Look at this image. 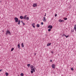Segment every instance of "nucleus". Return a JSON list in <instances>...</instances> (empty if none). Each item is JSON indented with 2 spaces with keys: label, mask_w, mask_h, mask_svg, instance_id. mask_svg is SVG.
<instances>
[{
  "label": "nucleus",
  "mask_w": 76,
  "mask_h": 76,
  "mask_svg": "<svg viewBox=\"0 0 76 76\" xmlns=\"http://www.w3.org/2000/svg\"><path fill=\"white\" fill-rule=\"evenodd\" d=\"M8 34L9 35H12L11 33H10V31L9 30H7L5 33V34L6 35H7Z\"/></svg>",
  "instance_id": "obj_1"
},
{
  "label": "nucleus",
  "mask_w": 76,
  "mask_h": 76,
  "mask_svg": "<svg viewBox=\"0 0 76 76\" xmlns=\"http://www.w3.org/2000/svg\"><path fill=\"white\" fill-rule=\"evenodd\" d=\"M30 68H31V70L34 71V72H35V67L33 66V65H31L30 66Z\"/></svg>",
  "instance_id": "obj_2"
},
{
  "label": "nucleus",
  "mask_w": 76,
  "mask_h": 76,
  "mask_svg": "<svg viewBox=\"0 0 76 76\" xmlns=\"http://www.w3.org/2000/svg\"><path fill=\"white\" fill-rule=\"evenodd\" d=\"M23 19H29V17H27V15L23 16Z\"/></svg>",
  "instance_id": "obj_3"
},
{
  "label": "nucleus",
  "mask_w": 76,
  "mask_h": 76,
  "mask_svg": "<svg viewBox=\"0 0 76 76\" xmlns=\"http://www.w3.org/2000/svg\"><path fill=\"white\" fill-rule=\"evenodd\" d=\"M48 28H49L52 29V28H53V26L51 25H49L48 26Z\"/></svg>",
  "instance_id": "obj_4"
},
{
  "label": "nucleus",
  "mask_w": 76,
  "mask_h": 76,
  "mask_svg": "<svg viewBox=\"0 0 76 76\" xmlns=\"http://www.w3.org/2000/svg\"><path fill=\"white\" fill-rule=\"evenodd\" d=\"M52 67L53 69H54V68H55V64H52Z\"/></svg>",
  "instance_id": "obj_5"
},
{
  "label": "nucleus",
  "mask_w": 76,
  "mask_h": 76,
  "mask_svg": "<svg viewBox=\"0 0 76 76\" xmlns=\"http://www.w3.org/2000/svg\"><path fill=\"white\" fill-rule=\"evenodd\" d=\"M51 43H49L47 44V46L48 47V46H50V45H51Z\"/></svg>",
  "instance_id": "obj_6"
},
{
  "label": "nucleus",
  "mask_w": 76,
  "mask_h": 76,
  "mask_svg": "<svg viewBox=\"0 0 76 76\" xmlns=\"http://www.w3.org/2000/svg\"><path fill=\"white\" fill-rule=\"evenodd\" d=\"M18 48H19V49H20V44L19 43L18 44Z\"/></svg>",
  "instance_id": "obj_7"
},
{
  "label": "nucleus",
  "mask_w": 76,
  "mask_h": 76,
  "mask_svg": "<svg viewBox=\"0 0 76 76\" xmlns=\"http://www.w3.org/2000/svg\"><path fill=\"white\" fill-rule=\"evenodd\" d=\"M37 6V4L36 3L34 4H33V7H36Z\"/></svg>",
  "instance_id": "obj_8"
},
{
  "label": "nucleus",
  "mask_w": 76,
  "mask_h": 76,
  "mask_svg": "<svg viewBox=\"0 0 76 76\" xmlns=\"http://www.w3.org/2000/svg\"><path fill=\"white\" fill-rule=\"evenodd\" d=\"M31 25L32 26L33 28H35V23L32 24Z\"/></svg>",
  "instance_id": "obj_9"
},
{
  "label": "nucleus",
  "mask_w": 76,
  "mask_h": 76,
  "mask_svg": "<svg viewBox=\"0 0 76 76\" xmlns=\"http://www.w3.org/2000/svg\"><path fill=\"white\" fill-rule=\"evenodd\" d=\"M59 22H64V20H61V19H59Z\"/></svg>",
  "instance_id": "obj_10"
},
{
  "label": "nucleus",
  "mask_w": 76,
  "mask_h": 76,
  "mask_svg": "<svg viewBox=\"0 0 76 76\" xmlns=\"http://www.w3.org/2000/svg\"><path fill=\"white\" fill-rule=\"evenodd\" d=\"M74 30H75V31H76V25H74Z\"/></svg>",
  "instance_id": "obj_11"
},
{
  "label": "nucleus",
  "mask_w": 76,
  "mask_h": 76,
  "mask_svg": "<svg viewBox=\"0 0 76 76\" xmlns=\"http://www.w3.org/2000/svg\"><path fill=\"white\" fill-rule=\"evenodd\" d=\"M20 20H19L18 21V25H20Z\"/></svg>",
  "instance_id": "obj_12"
},
{
  "label": "nucleus",
  "mask_w": 76,
  "mask_h": 76,
  "mask_svg": "<svg viewBox=\"0 0 76 76\" xmlns=\"http://www.w3.org/2000/svg\"><path fill=\"white\" fill-rule=\"evenodd\" d=\"M20 19H23V16H20Z\"/></svg>",
  "instance_id": "obj_13"
},
{
  "label": "nucleus",
  "mask_w": 76,
  "mask_h": 76,
  "mask_svg": "<svg viewBox=\"0 0 76 76\" xmlns=\"http://www.w3.org/2000/svg\"><path fill=\"white\" fill-rule=\"evenodd\" d=\"M21 47H24V45H23V43H22L21 44Z\"/></svg>",
  "instance_id": "obj_14"
},
{
  "label": "nucleus",
  "mask_w": 76,
  "mask_h": 76,
  "mask_svg": "<svg viewBox=\"0 0 76 76\" xmlns=\"http://www.w3.org/2000/svg\"><path fill=\"white\" fill-rule=\"evenodd\" d=\"M15 22H18L19 21V19H15Z\"/></svg>",
  "instance_id": "obj_15"
},
{
  "label": "nucleus",
  "mask_w": 76,
  "mask_h": 76,
  "mask_svg": "<svg viewBox=\"0 0 76 76\" xmlns=\"http://www.w3.org/2000/svg\"><path fill=\"white\" fill-rule=\"evenodd\" d=\"M39 24H37V28L39 27Z\"/></svg>",
  "instance_id": "obj_16"
},
{
  "label": "nucleus",
  "mask_w": 76,
  "mask_h": 76,
  "mask_svg": "<svg viewBox=\"0 0 76 76\" xmlns=\"http://www.w3.org/2000/svg\"><path fill=\"white\" fill-rule=\"evenodd\" d=\"M27 66L28 67H29V66H31V64H28L27 65Z\"/></svg>",
  "instance_id": "obj_17"
},
{
  "label": "nucleus",
  "mask_w": 76,
  "mask_h": 76,
  "mask_svg": "<svg viewBox=\"0 0 76 76\" xmlns=\"http://www.w3.org/2000/svg\"><path fill=\"white\" fill-rule=\"evenodd\" d=\"M5 75L6 76H8V75H9V74H8V73L7 72H6V73H5Z\"/></svg>",
  "instance_id": "obj_18"
},
{
  "label": "nucleus",
  "mask_w": 76,
  "mask_h": 76,
  "mask_svg": "<svg viewBox=\"0 0 76 76\" xmlns=\"http://www.w3.org/2000/svg\"><path fill=\"white\" fill-rule=\"evenodd\" d=\"M24 75L23 73H22L21 74H20V75L21 76H23Z\"/></svg>",
  "instance_id": "obj_19"
},
{
  "label": "nucleus",
  "mask_w": 76,
  "mask_h": 76,
  "mask_svg": "<svg viewBox=\"0 0 76 76\" xmlns=\"http://www.w3.org/2000/svg\"><path fill=\"white\" fill-rule=\"evenodd\" d=\"M51 28H49V29H48V31L49 32H50V31H51Z\"/></svg>",
  "instance_id": "obj_20"
},
{
  "label": "nucleus",
  "mask_w": 76,
  "mask_h": 76,
  "mask_svg": "<svg viewBox=\"0 0 76 76\" xmlns=\"http://www.w3.org/2000/svg\"><path fill=\"white\" fill-rule=\"evenodd\" d=\"M13 50H14V48H12L11 49V51H13Z\"/></svg>",
  "instance_id": "obj_21"
},
{
  "label": "nucleus",
  "mask_w": 76,
  "mask_h": 76,
  "mask_svg": "<svg viewBox=\"0 0 76 76\" xmlns=\"http://www.w3.org/2000/svg\"><path fill=\"white\" fill-rule=\"evenodd\" d=\"M65 37H66V38H67L68 37H69V35H67V36L65 35Z\"/></svg>",
  "instance_id": "obj_22"
},
{
  "label": "nucleus",
  "mask_w": 76,
  "mask_h": 76,
  "mask_svg": "<svg viewBox=\"0 0 76 76\" xmlns=\"http://www.w3.org/2000/svg\"><path fill=\"white\" fill-rule=\"evenodd\" d=\"M43 20L44 22H46V19H43Z\"/></svg>",
  "instance_id": "obj_23"
},
{
  "label": "nucleus",
  "mask_w": 76,
  "mask_h": 76,
  "mask_svg": "<svg viewBox=\"0 0 76 76\" xmlns=\"http://www.w3.org/2000/svg\"><path fill=\"white\" fill-rule=\"evenodd\" d=\"M71 70H74V69H73V68H71Z\"/></svg>",
  "instance_id": "obj_24"
},
{
  "label": "nucleus",
  "mask_w": 76,
  "mask_h": 76,
  "mask_svg": "<svg viewBox=\"0 0 76 76\" xmlns=\"http://www.w3.org/2000/svg\"><path fill=\"white\" fill-rule=\"evenodd\" d=\"M14 19H18V18H17V17H15Z\"/></svg>",
  "instance_id": "obj_25"
},
{
  "label": "nucleus",
  "mask_w": 76,
  "mask_h": 76,
  "mask_svg": "<svg viewBox=\"0 0 76 76\" xmlns=\"http://www.w3.org/2000/svg\"><path fill=\"white\" fill-rule=\"evenodd\" d=\"M31 73H34V71H31Z\"/></svg>",
  "instance_id": "obj_26"
},
{
  "label": "nucleus",
  "mask_w": 76,
  "mask_h": 76,
  "mask_svg": "<svg viewBox=\"0 0 76 76\" xmlns=\"http://www.w3.org/2000/svg\"><path fill=\"white\" fill-rule=\"evenodd\" d=\"M41 25H42L44 24V23H43V22H41Z\"/></svg>",
  "instance_id": "obj_27"
},
{
  "label": "nucleus",
  "mask_w": 76,
  "mask_h": 76,
  "mask_svg": "<svg viewBox=\"0 0 76 76\" xmlns=\"http://www.w3.org/2000/svg\"><path fill=\"white\" fill-rule=\"evenodd\" d=\"M65 35H65V34H63V35H62V36H64H64H65Z\"/></svg>",
  "instance_id": "obj_28"
},
{
  "label": "nucleus",
  "mask_w": 76,
  "mask_h": 76,
  "mask_svg": "<svg viewBox=\"0 0 76 76\" xmlns=\"http://www.w3.org/2000/svg\"><path fill=\"white\" fill-rule=\"evenodd\" d=\"M64 19H67V18H64Z\"/></svg>",
  "instance_id": "obj_29"
},
{
  "label": "nucleus",
  "mask_w": 76,
  "mask_h": 76,
  "mask_svg": "<svg viewBox=\"0 0 76 76\" xmlns=\"http://www.w3.org/2000/svg\"><path fill=\"white\" fill-rule=\"evenodd\" d=\"M2 70H3V69H0V72H1V71H2Z\"/></svg>",
  "instance_id": "obj_30"
},
{
  "label": "nucleus",
  "mask_w": 76,
  "mask_h": 76,
  "mask_svg": "<svg viewBox=\"0 0 76 76\" xmlns=\"http://www.w3.org/2000/svg\"><path fill=\"white\" fill-rule=\"evenodd\" d=\"M57 16V15L56 14L55 15V17H56V16Z\"/></svg>",
  "instance_id": "obj_31"
},
{
  "label": "nucleus",
  "mask_w": 76,
  "mask_h": 76,
  "mask_svg": "<svg viewBox=\"0 0 76 76\" xmlns=\"http://www.w3.org/2000/svg\"><path fill=\"white\" fill-rule=\"evenodd\" d=\"M21 22H22V23H23V21L21 20Z\"/></svg>",
  "instance_id": "obj_32"
},
{
  "label": "nucleus",
  "mask_w": 76,
  "mask_h": 76,
  "mask_svg": "<svg viewBox=\"0 0 76 76\" xmlns=\"http://www.w3.org/2000/svg\"><path fill=\"white\" fill-rule=\"evenodd\" d=\"M72 32H74V30H72Z\"/></svg>",
  "instance_id": "obj_33"
},
{
  "label": "nucleus",
  "mask_w": 76,
  "mask_h": 76,
  "mask_svg": "<svg viewBox=\"0 0 76 76\" xmlns=\"http://www.w3.org/2000/svg\"><path fill=\"white\" fill-rule=\"evenodd\" d=\"M44 19H45V17H44Z\"/></svg>",
  "instance_id": "obj_34"
},
{
  "label": "nucleus",
  "mask_w": 76,
  "mask_h": 76,
  "mask_svg": "<svg viewBox=\"0 0 76 76\" xmlns=\"http://www.w3.org/2000/svg\"><path fill=\"white\" fill-rule=\"evenodd\" d=\"M23 25H25V23H23Z\"/></svg>",
  "instance_id": "obj_35"
},
{
  "label": "nucleus",
  "mask_w": 76,
  "mask_h": 76,
  "mask_svg": "<svg viewBox=\"0 0 76 76\" xmlns=\"http://www.w3.org/2000/svg\"><path fill=\"white\" fill-rule=\"evenodd\" d=\"M50 62H52V60H51L50 61Z\"/></svg>",
  "instance_id": "obj_36"
},
{
  "label": "nucleus",
  "mask_w": 76,
  "mask_h": 76,
  "mask_svg": "<svg viewBox=\"0 0 76 76\" xmlns=\"http://www.w3.org/2000/svg\"><path fill=\"white\" fill-rule=\"evenodd\" d=\"M51 53H53V52L51 51Z\"/></svg>",
  "instance_id": "obj_37"
},
{
  "label": "nucleus",
  "mask_w": 76,
  "mask_h": 76,
  "mask_svg": "<svg viewBox=\"0 0 76 76\" xmlns=\"http://www.w3.org/2000/svg\"><path fill=\"white\" fill-rule=\"evenodd\" d=\"M45 16H46V15H45Z\"/></svg>",
  "instance_id": "obj_38"
},
{
  "label": "nucleus",
  "mask_w": 76,
  "mask_h": 76,
  "mask_svg": "<svg viewBox=\"0 0 76 76\" xmlns=\"http://www.w3.org/2000/svg\"><path fill=\"white\" fill-rule=\"evenodd\" d=\"M65 20H67V19H65Z\"/></svg>",
  "instance_id": "obj_39"
},
{
  "label": "nucleus",
  "mask_w": 76,
  "mask_h": 76,
  "mask_svg": "<svg viewBox=\"0 0 76 76\" xmlns=\"http://www.w3.org/2000/svg\"><path fill=\"white\" fill-rule=\"evenodd\" d=\"M3 32H4V31H3Z\"/></svg>",
  "instance_id": "obj_40"
},
{
  "label": "nucleus",
  "mask_w": 76,
  "mask_h": 76,
  "mask_svg": "<svg viewBox=\"0 0 76 76\" xmlns=\"http://www.w3.org/2000/svg\"><path fill=\"white\" fill-rule=\"evenodd\" d=\"M46 14H47L45 13V15H46Z\"/></svg>",
  "instance_id": "obj_41"
},
{
  "label": "nucleus",
  "mask_w": 76,
  "mask_h": 76,
  "mask_svg": "<svg viewBox=\"0 0 76 76\" xmlns=\"http://www.w3.org/2000/svg\"><path fill=\"white\" fill-rule=\"evenodd\" d=\"M35 55H36V54H35Z\"/></svg>",
  "instance_id": "obj_42"
}]
</instances>
